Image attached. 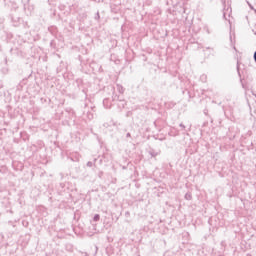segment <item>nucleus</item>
Segmentation results:
<instances>
[{"instance_id": "2eb2a0df", "label": "nucleus", "mask_w": 256, "mask_h": 256, "mask_svg": "<svg viewBox=\"0 0 256 256\" xmlns=\"http://www.w3.org/2000/svg\"><path fill=\"white\" fill-rule=\"evenodd\" d=\"M104 127H109V124L105 123V124H104Z\"/></svg>"}, {"instance_id": "f3484780", "label": "nucleus", "mask_w": 256, "mask_h": 256, "mask_svg": "<svg viewBox=\"0 0 256 256\" xmlns=\"http://www.w3.org/2000/svg\"><path fill=\"white\" fill-rule=\"evenodd\" d=\"M246 256H251V254H247Z\"/></svg>"}, {"instance_id": "423d86ee", "label": "nucleus", "mask_w": 256, "mask_h": 256, "mask_svg": "<svg viewBox=\"0 0 256 256\" xmlns=\"http://www.w3.org/2000/svg\"><path fill=\"white\" fill-rule=\"evenodd\" d=\"M185 199H186L187 201H191V199H193V196L191 195V193H186V194H185Z\"/></svg>"}, {"instance_id": "1a4fd4ad", "label": "nucleus", "mask_w": 256, "mask_h": 256, "mask_svg": "<svg viewBox=\"0 0 256 256\" xmlns=\"http://www.w3.org/2000/svg\"><path fill=\"white\" fill-rule=\"evenodd\" d=\"M201 81H203L205 83V81H207V75L203 74L201 77H200Z\"/></svg>"}, {"instance_id": "0eeeda50", "label": "nucleus", "mask_w": 256, "mask_h": 256, "mask_svg": "<svg viewBox=\"0 0 256 256\" xmlns=\"http://www.w3.org/2000/svg\"><path fill=\"white\" fill-rule=\"evenodd\" d=\"M109 101V99H107V98H105L104 100H103V105H104V107L106 108V109H109V105H107V102Z\"/></svg>"}, {"instance_id": "a211bd4d", "label": "nucleus", "mask_w": 256, "mask_h": 256, "mask_svg": "<svg viewBox=\"0 0 256 256\" xmlns=\"http://www.w3.org/2000/svg\"><path fill=\"white\" fill-rule=\"evenodd\" d=\"M97 16L99 17V13H97Z\"/></svg>"}, {"instance_id": "ddd939ff", "label": "nucleus", "mask_w": 256, "mask_h": 256, "mask_svg": "<svg viewBox=\"0 0 256 256\" xmlns=\"http://www.w3.org/2000/svg\"><path fill=\"white\" fill-rule=\"evenodd\" d=\"M182 129H185V126H184V124L183 123H180V125H179Z\"/></svg>"}, {"instance_id": "4468645a", "label": "nucleus", "mask_w": 256, "mask_h": 256, "mask_svg": "<svg viewBox=\"0 0 256 256\" xmlns=\"http://www.w3.org/2000/svg\"><path fill=\"white\" fill-rule=\"evenodd\" d=\"M126 137H131V133L128 132V133L126 134Z\"/></svg>"}, {"instance_id": "39448f33", "label": "nucleus", "mask_w": 256, "mask_h": 256, "mask_svg": "<svg viewBox=\"0 0 256 256\" xmlns=\"http://www.w3.org/2000/svg\"><path fill=\"white\" fill-rule=\"evenodd\" d=\"M148 153L151 157H157V155H159V152L155 151L154 149L149 150Z\"/></svg>"}, {"instance_id": "f03ea898", "label": "nucleus", "mask_w": 256, "mask_h": 256, "mask_svg": "<svg viewBox=\"0 0 256 256\" xmlns=\"http://www.w3.org/2000/svg\"><path fill=\"white\" fill-rule=\"evenodd\" d=\"M31 0H22L23 6H24V11L27 15H31V13L33 12V6H30Z\"/></svg>"}, {"instance_id": "9b49d317", "label": "nucleus", "mask_w": 256, "mask_h": 256, "mask_svg": "<svg viewBox=\"0 0 256 256\" xmlns=\"http://www.w3.org/2000/svg\"><path fill=\"white\" fill-rule=\"evenodd\" d=\"M120 103H121L122 107H125V105H127V103L124 102V100H120Z\"/></svg>"}, {"instance_id": "7ed1b4c3", "label": "nucleus", "mask_w": 256, "mask_h": 256, "mask_svg": "<svg viewBox=\"0 0 256 256\" xmlns=\"http://www.w3.org/2000/svg\"><path fill=\"white\" fill-rule=\"evenodd\" d=\"M11 19L13 23H19L21 21V17L15 13H11Z\"/></svg>"}, {"instance_id": "f257e3e1", "label": "nucleus", "mask_w": 256, "mask_h": 256, "mask_svg": "<svg viewBox=\"0 0 256 256\" xmlns=\"http://www.w3.org/2000/svg\"><path fill=\"white\" fill-rule=\"evenodd\" d=\"M4 5L10 9L11 13H17V9H19V5H17L15 1L4 0Z\"/></svg>"}, {"instance_id": "dca6fc26", "label": "nucleus", "mask_w": 256, "mask_h": 256, "mask_svg": "<svg viewBox=\"0 0 256 256\" xmlns=\"http://www.w3.org/2000/svg\"><path fill=\"white\" fill-rule=\"evenodd\" d=\"M84 256H89V254L85 253Z\"/></svg>"}, {"instance_id": "9d476101", "label": "nucleus", "mask_w": 256, "mask_h": 256, "mask_svg": "<svg viewBox=\"0 0 256 256\" xmlns=\"http://www.w3.org/2000/svg\"><path fill=\"white\" fill-rule=\"evenodd\" d=\"M237 72H238L239 77H241V72L239 71V62H237Z\"/></svg>"}, {"instance_id": "20e7f679", "label": "nucleus", "mask_w": 256, "mask_h": 256, "mask_svg": "<svg viewBox=\"0 0 256 256\" xmlns=\"http://www.w3.org/2000/svg\"><path fill=\"white\" fill-rule=\"evenodd\" d=\"M116 89H117L118 93H120L121 95H123L125 93V88H123V86H121L120 84L116 85Z\"/></svg>"}, {"instance_id": "6e6552de", "label": "nucleus", "mask_w": 256, "mask_h": 256, "mask_svg": "<svg viewBox=\"0 0 256 256\" xmlns=\"http://www.w3.org/2000/svg\"><path fill=\"white\" fill-rule=\"evenodd\" d=\"M101 219V216L99 214H95L93 217V221H99Z\"/></svg>"}, {"instance_id": "f8f14e48", "label": "nucleus", "mask_w": 256, "mask_h": 256, "mask_svg": "<svg viewBox=\"0 0 256 256\" xmlns=\"http://www.w3.org/2000/svg\"><path fill=\"white\" fill-rule=\"evenodd\" d=\"M92 166H93V162L88 161V162H87V167H92Z\"/></svg>"}]
</instances>
